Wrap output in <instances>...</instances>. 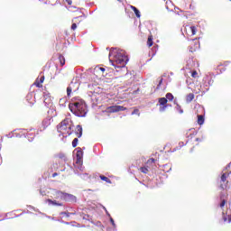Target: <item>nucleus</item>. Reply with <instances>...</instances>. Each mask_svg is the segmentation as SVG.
Masks as SVG:
<instances>
[{
    "mask_svg": "<svg viewBox=\"0 0 231 231\" xmlns=\"http://www.w3.org/2000/svg\"><path fill=\"white\" fill-rule=\"evenodd\" d=\"M152 44H154V42L152 41V34H150L148 36V40H147L148 48H151V46H152Z\"/></svg>",
    "mask_w": 231,
    "mask_h": 231,
    "instance_id": "nucleus-14",
    "label": "nucleus"
},
{
    "mask_svg": "<svg viewBox=\"0 0 231 231\" xmlns=\"http://www.w3.org/2000/svg\"><path fill=\"white\" fill-rule=\"evenodd\" d=\"M189 32H190V35H196L198 32V28L196 26L188 27Z\"/></svg>",
    "mask_w": 231,
    "mask_h": 231,
    "instance_id": "nucleus-12",
    "label": "nucleus"
},
{
    "mask_svg": "<svg viewBox=\"0 0 231 231\" xmlns=\"http://www.w3.org/2000/svg\"><path fill=\"white\" fill-rule=\"evenodd\" d=\"M132 115H137V116H140V110L138 108H134Z\"/></svg>",
    "mask_w": 231,
    "mask_h": 231,
    "instance_id": "nucleus-25",
    "label": "nucleus"
},
{
    "mask_svg": "<svg viewBox=\"0 0 231 231\" xmlns=\"http://www.w3.org/2000/svg\"><path fill=\"white\" fill-rule=\"evenodd\" d=\"M156 162V160H154V158H151L150 160H148L147 163H154Z\"/></svg>",
    "mask_w": 231,
    "mask_h": 231,
    "instance_id": "nucleus-30",
    "label": "nucleus"
},
{
    "mask_svg": "<svg viewBox=\"0 0 231 231\" xmlns=\"http://www.w3.org/2000/svg\"><path fill=\"white\" fill-rule=\"evenodd\" d=\"M196 142H201V140L199 138H197Z\"/></svg>",
    "mask_w": 231,
    "mask_h": 231,
    "instance_id": "nucleus-37",
    "label": "nucleus"
},
{
    "mask_svg": "<svg viewBox=\"0 0 231 231\" xmlns=\"http://www.w3.org/2000/svg\"><path fill=\"white\" fill-rule=\"evenodd\" d=\"M130 8L135 14L136 17H138V19H140V17H141L140 10H138V8L134 7V5H131Z\"/></svg>",
    "mask_w": 231,
    "mask_h": 231,
    "instance_id": "nucleus-10",
    "label": "nucleus"
},
{
    "mask_svg": "<svg viewBox=\"0 0 231 231\" xmlns=\"http://www.w3.org/2000/svg\"><path fill=\"white\" fill-rule=\"evenodd\" d=\"M185 143L183 142L179 143V146H177L175 149H173L174 151H180V149H181V147H184Z\"/></svg>",
    "mask_w": 231,
    "mask_h": 231,
    "instance_id": "nucleus-22",
    "label": "nucleus"
},
{
    "mask_svg": "<svg viewBox=\"0 0 231 231\" xmlns=\"http://www.w3.org/2000/svg\"><path fill=\"white\" fill-rule=\"evenodd\" d=\"M44 82V76H42L41 78H37L33 83V86L36 88H42V83Z\"/></svg>",
    "mask_w": 231,
    "mask_h": 231,
    "instance_id": "nucleus-6",
    "label": "nucleus"
},
{
    "mask_svg": "<svg viewBox=\"0 0 231 231\" xmlns=\"http://www.w3.org/2000/svg\"><path fill=\"white\" fill-rule=\"evenodd\" d=\"M191 77L193 78V79H198V71H196V70H193L192 72H191Z\"/></svg>",
    "mask_w": 231,
    "mask_h": 231,
    "instance_id": "nucleus-26",
    "label": "nucleus"
},
{
    "mask_svg": "<svg viewBox=\"0 0 231 231\" xmlns=\"http://www.w3.org/2000/svg\"><path fill=\"white\" fill-rule=\"evenodd\" d=\"M68 5H71V0H66Z\"/></svg>",
    "mask_w": 231,
    "mask_h": 231,
    "instance_id": "nucleus-36",
    "label": "nucleus"
},
{
    "mask_svg": "<svg viewBox=\"0 0 231 231\" xmlns=\"http://www.w3.org/2000/svg\"><path fill=\"white\" fill-rule=\"evenodd\" d=\"M69 109L73 113V115L79 117L86 116L88 113L86 103L82 100L69 103Z\"/></svg>",
    "mask_w": 231,
    "mask_h": 231,
    "instance_id": "nucleus-2",
    "label": "nucleus"
},
{
    "mask_svg": "<svg viewBox=\"0 0 231 231\" xmlns=\"http://www.w3.org/2000/svg\"><path fill=\"white\" fill-rule=\"evenodd\" d=\"M71 91H72L71 87H68L67 88V97H70Z\"/></svg>",
    "mask_w": 231,
    "mask_h": 231,
    "instance_id": "nucleus-27",
    "label": "nucleus"
},
{
    "mask_svg": "<svg viewBox=\"0 0 231 231\" xmlns=\"http://www.w3.org/2000/svg\"><path fill=\"white\" fill-rule=\"evenodd\" d=\"M172 100H174V96L172 95V93H167L166 94V97H161L158 99L159 102V111L161 113H163L168 107L169 105L167 104V102H172Z\"/></svg>",
    "mask_w": 231,
    "mask_h": 231,
    "instance_id": "nucleus-4",
    "label": "nucleus"
},
{
    "mask_svg": "<svg viewBox=\"0 0 231 231\" xmlns=\"http://www.w3.org/2000/svg\"><path fill=\"white\" fill-rule=\"evenodd\" d=\"M110 222L112 223L113 226H116V225L115 224V220L113 218H110Z\"/></svg>",
    "mask_w": 231,
    "mask_h": 231,
    "instance_id": "nucleus-34",
    "label": "nucleus"
},
{
    "mask_svg": "<svg viewBox=\"0 0 231 231\" xmlns=\"http://www.w3.org/2000/svg\"><path fill=\"white\" fill-rule=\"evenodd\" d=\"M79 143V138H74L72 141V147H77Z\"/></svg>",
    "mask_w": 231,
    "mask_h": 231,
    "instance_id": "nucleus-24",
    "label": "nucleus"
},
{
    "mask_svg": "<svg viewBox=\"0 0 231 231\" xmlns=\"http://www.w3.org/2000/svg\"><path fill=\"white\" fill-rule=\"evenodd\" d=\"M48 125H50V120L44 119L42 121V127H43V129H46V127H48Z\"/></svg>",
    "mask_w": 231,
    "mask_h": 231,
    "instance_id": "nucleus-21",
    "label": "nucleus"
},
{
    "mask_svg": "<svg viewBox=\"0 0 231 231\" xmlns=\"http://www.w3.org/2000/svg\"><path fill=\"white\" fill-rule=\"evenodd\" d=\"M185 145H189V142L185 143Z\"/></svg>",
    "mask_w": 231,
    "mask_h": 231,
    "instance_id": "nucleus-39",
    "label": "nucleus"
},
{
    "mask_svg": "<svg viewBox=\"0 0 231 231\" xmlns=\"http://www.w3.org/2000/svg\"><path fill=\"white\" fill-rule=\"evenodd\" d=\"M176 110H177L180 115H183V108H181V106L177 105V106H176Z\"/></svg>",
    "mask_w": 231,
    "mask_h": 231,
    "instance_id": "nucleus-23",
    "label": "nucleus"
},
{
    "mask_svg": "<svg viewBox=\"0 0 231 231\" xmlns=\"http://www.w3.org/2000/svg\"><path fill=\"white\" fill-rule=\"evenodd\" d=\"M127 108L122 106H107L106 111V113H119V111H126Z\"/></svg>",
    "mask_w": 231,
    "mask_h": 231,
    "instance_id": "nucleus-5",
    "label": "nucleus"
},
{
    "mask_svg": "<svg viewBox=\"0 0 231 231\" xmlns=\"http://www.w3.org/2000/svg\"><path fill=\"white\" fill-rule=\"evenodd\" d=\"M71 30H77V23H72Z\"/></svg>",
    "mask_w": 231,
    "mask_h": 231,
    "instance_id": "nucleus-32",
    "label": "nucleus"
},
{
    "mask_svg": "<svg viewBox=\"0 0 231 231\" xmlns=\"http://www.w3.org/2000/svg\"><path fill=\"white\" fill-rule=\"evenodd\" d=\"M141 172H143V174H148L149 173V168L143 166L140 168Z\"/></svg>",
    "mask_w": 231,
    "mask_h": 231,
    "instance_id": "nucleus-20",
    "label": "nucleus"
},
{
    "mask_svg": "<svg viewBox=\"0 0 231 231\" xmlns=\"http://www.w3.org/2000/svg\"><path fill=\"white\" fill-rule=\"evenodd\" d=\"M59 60H60V66H64V64H66V59L64 58V56L60 55Z\"/></svg>",
    "mask_w": 231,
    "mask_h": 231,
    "instance_id": "nucleus-18",
    "label": "nucleus"
},
{
    "mask_svg": "<svg viewBox=\"0 0 231 231\" xmlns=\"http://www.w3.org/2000/svg\"><path fill=\"white\" fill-rule=\"evenodd\" d=\"M226 204V200H222V202L220 203L221 208H223V207H225Z\"/></svg>",
    "mask_w": 231,
    "mask_h": 231,
    "instance_id": "nucleus-31",
    "label": "nucleus"
},
{
    "mask_svg": "<svg viewBox=\"0 0 231 231\" xmlns=\"http://www.w3.org/2000/svg\"><path fill=\"white\" fill-rule=\"evenodd\" d=\"M221 180L224 182L226 181V174H225V173L222 174Z\"/></svg>",
    "mask_w": 231,
    "mask_h": 231,
    "instance_id": "nucleus-29",
    "label": "nucleus"
},
{
    "mask_svg": "<svg viewBox=\"0 0 231 231\" xmlns=\"http://www.w3.org/2000/svg\"><path fill=\"white\" fill-rule=\"evenodd\" d=\"M189 51H191V52L194 51L191 47L189 48Z\"/></svg>",
    "mask_w": 231,
    "mask_h": 231,
    "instance_id": "nucleus-38",
    "label": "nucleus"
},
{
    "mask_svg": "<svg viewBox=\"0 0 231 231\" xmlns=\"http://www.w3.org/2000/svg\"><path fill=\"white\" fill-rule=\"evenodd\" d=\"M97 69H98L99 71H102V73H104V71H106V69H105V68H102V67L97 68Z\"/></svg>",
    "mask_w": 231,
    "mask_h": 231,
    "instance_id": "nucleus-33",
    "label": "nucleus"
},
{
    "mask_svg": "<svg viewBox=\"0 0 231 231\" xmlns=\"http://www.w3.org/2000/svg\"><path fill=\"white\" fill-rule=\"evenodd\" d=\"M194 100V93H189L186 96V102L190 104Z\"/></svg>",
    "mask_w": 231,
    "mask_h": 231,
    "instance_id": "nucleus-8",
    "label": "nucleus"
},
{
    "mask_svg": "<svg viewBox=\"0 0 231 231\" xmlns=\"http://www.w3.org/2000/svg\"><path fill=\"white\" fill-rule=\"evenodd\" d=\"M48 203H50L51 205H56L57 207H62V204L58 203L57 200H51V199H47Z\"/></svg>",
    "mask_w": 231,
    "mask_h": 231,
    "instance_id": "nucleus-16",
    "label": "nucleus"
},
{
    "mask_svg": "<svg viewBox=\"0 0 231 231\" xmlns=\"http://www.w3.org/2000/svg\"><path fill=\"white\" fill-rule=\"evenodd\" d=\"M57 157L59 160H62V162H68V157H66V154L64 153H59Z\"/></svg>",
    "mask_w": 231,
    "mask_h": 231,
    "instance_id": "nucleus-15",
    "label": "nucleus"
},
{
    "mask_svg": "<svg viewBox=\"0 0 231 231\" xmlns=\"http://www.w3.org/2000/svg\"><path fill=\"white\" fill-rule=\"evenodd\" d=\"M57 131L63 136V138H68L73 133V121L71 118L66 117L58 125Z\"/></svg>",
    "mask_w": 231,
    "mask_h": 231,
    "instance_id": "nucleus-1",
    "label": "nucleus"
},
{
    "mask_svg": "<svg viewBox=\"0 0 231 231\" xmlns=\"http://www.w3.org/2000/svg\"><path fill=\"white\" fill-rule=\"evenodd\" d=\"M162 84H163V79H161L159 80V84L157 85V89H160V88L162 87Z\"/></svg>",
    "mask_w": 231,
    "mask_h": 231,
    "instance_id": "nucleus-28",
    "label": "nucleus"
},
{
    "mask_svg": "<svg viewBox=\"0 0 231 231\" xmlns=\"http://www.w3.org/2000/svg\"><path fill=\"white\" fill-rule=\"evenodd\" d=\"M99 178H100V180H102V181H106V183H111V180H109V178H107L104 175H100Z\"/></svg>",
    "mask_w": 231,
    "mask_h": 231,
    "instance_id": "nucleus-19",
    "label": "nucleus"
},
{
    "mask_svg": "<svg viewBox=\"0 0 231 231\" xmlns=\"http://www.w3.org/2000/svg\"><path fill=\"white\" fill-rule=\"evenodd\" d=\"M198 124L199 125H203L205 124V116H203V115L198 116Z\"/></svg>",
    "mask_w": 231,
    "mask_h": 231,
    "instance_id": "nucleus-11",
    "label": "nucleus"
},
{
    "mask_svg": "<svg viewBox=\"0 0 231 231\" xmlns=\"http://www.w3.org/2000/svg\"><path fill=\"white\" fill-rule=\"evenodd\" d=\"M76 134L78 138H80L82 136V126L80 125H77Z\"/></svg>",
    "mask_w": 231,
    "mask_h": 231,
    "instance_id": "nucleus-13",
    "label": "nucleus"
},
{
    "mask_svg": "<svg viewBox=\"0 0 231 231\" xmlns=\"http://www.w3.org/2000/svg\"><path fill=\"white\" fill-rule=\"evenodd\" d=\"M56 176H59V173L54 172V173L52 174V178H55Z\"/></svg>",
    "mask_w": 231,
    "mask_h": 231,
    "instance_id": "nucleus-35",
    "label": "nucleus"
},
{
    "mask_svg": "<svg viewBox=\"0 0 231 231\" xmlns=\"http://www.w3.org/2000/svg\"><path fill=\"white\" fill-rule=\"evenodd\" d=\"M82 158L76 157V165H78V169H79V171H82Z\"/></svg>",
    "mask_w": 231,
    "mask_h": 231,
    "instance_id": "nucleus-7",
    "label": "nucleus"
},
{
    "mask_svg": "<svg viewBox=\"0 0 231 231\" xmlns=\"http://www.w3.org/2000/svg\"><path fill=\"white\" fill-rule=\"evenodd\" d=\"M76 158H84V152H82V148H77Z\"/></svg>",
    "mask_w": 231,
    "mask_h": 231,
    "instance_id": "nucleus-9",
    "label": "nucleus"
},
{
    "mask_svg": "<svg viewBox=\"0 0 231 231\" xmlns=\"http://www.w3.org/2000/svg\"><path fill=\"white\" fill-rule=\"evenodd\" d=\"M128 61L129 58L125 55V52L117 51L114 56V60H112V66L115 68H125Z\"/></svg>",
    "mask_w": 231,
    "mask_h": 231,
    "instance_id": "nucleus-3",
    "label": "nucleus"
},
{
    "mask_svg": "<svg viewBox=\"0 0 231 231\" xmlns=\"http://www.w3.org/2000/svg\"><path fill=\"white\" fill-rule=\"evenodd\" d=\"M63 193L60 191H56L54 194L55 199H62Z\"/></svg>",
    "mask_w": 231,
    "mask_h": 231,
    "instance_id": "nucleus-17",
    "label": "nucleus"
}]
</instances>
